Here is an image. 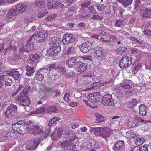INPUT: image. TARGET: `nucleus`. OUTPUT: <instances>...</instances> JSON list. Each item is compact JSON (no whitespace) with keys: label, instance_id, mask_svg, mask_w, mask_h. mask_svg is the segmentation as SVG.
Segmentation results:
<instances>
[{"label":"nucleus","instance_id":"obj_49","mask_svg":"<svg viewBox=\"0 0 151 151\" xmlns=\"http://www.w3.org/2000/svg\"><path fill=\"white\" fill-rule=\"evenodd\" d=\"M55 3H53V1H52V3L51 1L50 2H49L47 5V6L46 7H48V9H49L53 8L54 6H55Z\"/></svg>","mask_w":151,"mask_h":151},{"label":"nucleus","instance_id":"obj_55","mask_svg":"<svg viewBox=\"0 0 151 151\" xmlns=\"http://www.w3.org/2000/svg\"><path fill=\"white\" fill-rule=\"evenodd\" d=\"M134 119L135 121H137V122H138V123L139 122H144V120L142 118L137 116L135 117Z\"/></svg>","mask_w":151,"mask_h":151},{"label":"nucleus","instance_id":"obj_2","mask_svg":"<svg viewBox=\"0 0 151 151\" xmlns=\"http://www.w3.org/2000/svg\"><path fill=\"white\" fill-rule=\"evenodd\" d=\"M30 89V87L29 86L26 87L23 90V93L21 92L17 96L18 100L20 102L21 105L23 106H27L30 104V100L28 96H26L27 94L29 93Z\"/></svg>","mask_w":151,"mask_h":151},{"label":"nucleus","instance_id":"obj_12","mask_svg":"<svg viewBox=\"0 0 151 151\" xmlns=\"http://www.w3.org/2000/svg\"><path fill=\"white\" fill-rule=\"evenodd\" d=\"M76 67L78 72H83L85 71L87 68V65L80 61V58L78 61L76 63Z\"/></svg>","mask_w":151,"mask_h":151},{"label":"nucleus","instance_id":"obj_27","mask_svg":"<svg viewBox=\"0 0 151 151\" xmlns=\"http://www.w3.org/2000/svg\"><path fill=\"white\" fill-rule=\"evenodd\" d=\"M127 49L125 47H121L116 49L115 50V52L117 54L120 55H122L127 51Z\"/></svg>","mask_w":151,"mask_h":151},{"label":"nucleus","instance_id":"obj_4","mask_svg":"<svg viewBox=\"0 0 151 151\" xmlns=\"http://www.w3.org/2000/svg\"><path fill=\"white\" fill-rule=\"evenodd\" d=\"M132 62L131 58L124 55L119 63V65L121 69H123L130 66Z\"/></svg>","mask_w":151,"mask_h":151},{"label":"nucleus","instance_id":"obj_35","mask_svg":"<svg viewBox=\"0 0 151 151\" xmlns=\"http://www.w3.org/2000/svg\"><path fill=\"white\" fill-rule=\"evenodd\" d=\"M48 13V12L46 10H42L40 12L37 14V16L38 18H41L45 16Z\"/></svg>","mask_w":151,"mask_h":151},{"label":"nucleus","instance_id":"obj_5","mask_svg":"<svg viewBox=\"0 0 151 151\" xmlns=\"http://www.w3.org/2000/svg\"><path fill=\"white\" fill-rule=\"evenodd\" d=\"M17 107L16 105L11 104L7 107L4 114L8 118L12 117L17 114Z\"/></svg>","mask_w":151,"mask_h":151},{"label":"nucleus","instance_id":"obj_15","mask_svg":"<svg viewBox=\"0 0 151 151\" xmlns=\"http://www.w3.org/2000/svg\"><path fill=\"white\" fill-rule=\"evenodd\" d=\"M106 53L104 51L99 50H96L94 52L93 56L96 59L101 60L102 58H105Z\"/></svg>","mask_w":151,"mask_h":151},{"label":"nucleus","instance_id":"obj_16","mask_svg":"<svg viewBox=\"0 0 151 151\" xmlns=\"http://www.w3.org/2000/svg\"><path fill=\"white\" fill-rule=\"evenodd\" d=\"M6 74L7 76H12L16 80H18L21 77L19 71L15 69L7 71Z\"/></svg>","mask_w":151,"mask_h":151},{"label":"nucleus","instance_id":"obj_34","mask_svg":"<svg viewBox=\"0 0 151 151\" xmlns=\"http://www.w3.org/2000/svg\"><path fill=\"white\" fill-rule=\"evenodd\" d=\"M52 47V48L51 50H52L54 53H58L60 52L61 48L60 46L55 45Z\"/></svg>","mask_w":151,"mask_h":151},{"label":"nucleus","instance_id":"obj_48","mask_svg":"<svg viewBox=\"0 0 151 151\" xmlns=\"http://www.w3.org/2000/svg\"><path fill=\"white\" fill-rule=\"evenodd\" d=\"M45 111V108L42 107L38 109L35 112V114H40L44 113Z\"/></svg>","mask_w":151,"mask_h":151},{"label":"nucleus","instance_id":"obj_11","mask_svg":"<svg viewBox=\"0 0 151 151\" xmlns=\"http://www.w3.org/2000/svg\"><path fill=\"white\" fill-rule=\"evenodd\" d=\"M79 56L69 58L66 60V65L69 68H72L74 65L76 66V63L78 61Z\"/></svg>","mask_w":151,"mask_h":151},{"label":"nucleus","instance_id":"obj_19","mask_svg":"<svg viewBox=\"0 0 151 151\" xmlns=\"http://www.w3.org/2000/svg\"><path fill=\"white\" fill-rule=\"evenodd\" d=\"M27 9V6L24 4H18L16 7V11L22 13Z\"/></svg>","mask_w":151,"mask_h":151},{"label":"nucleus","instance_id":"obj_6","mask_svg":"<svg viewBox=\"0 0 151 151\" xmlns=\"http://www.w3.org/2000/svg\"><path fill=\"white\" fill-rule=\"evenodd\" d=\"M61 145L63 151H78L76 148V145L72 144L71 142L64 141Z\"/></svg>","mask_w":151,"mask_h":151},{"label":"nucleus","instance_id":"obj_62","mask_svg":"<svg viewBox=\"0 0 151 151\" xmlns=\"http://www.w3.org/2000/svg\"><path fill=\"white\" fill-rule=\"evenodd\" d=\"M116 96L119 98H121L123 96V94L122 93L120 92L116 93Z\"/></svg>","mask_w":151,"mask_h":151},{"label":"nucleus","instance_id":"obj_38","mask_svg":"<svg viewBox=\"0 0 151 151\" xmlns=\"http://www.w3.org/2000/svg\"><path fill=\"white\" fill-rule=\"evenodd\" d=\"M92 146V143L89 142H86L84 143L83 145V147L85 148V150H87L90 149Z\"/></svg>","mask_w":151,"mask_h":151},{"label":"nucleus","instance_id":"obj_54","mask_svg":"<svg viewBox=\"0 0 151 151\" xmlns=\"http://www.w3.org/2000/svg\"><path fill=\"white\" fill-rule=\"evenodd\" d=\"M97 7L99 11L104 10L105 7L104 5L102 4L98 5Z\"/></svg>","mask_w":151,"mask_h":151},{"label":"nucleus","instance_id":"obj_14","mask_svg":"<svg viewBox=\"0 0 151 151\" xmlns=\"http://www.w3.org/2000/svg\"><path fill=\"white\" fill-rule=\"evenodd\" d=\"M124 142L123 141H118L114 145L113 150L114 151H124Z\"/></svg>","mask_w":151,"mask_h":151},{"label":"nucleus","instance_id":"obj_40","mask_svg":"<svg viewBox=\"0 0 151 151\" xmlns=\"http://www.w3.org/2000/svg\"><path fill=\"white\" fill-rule=\"evenodd\" d=\"M4 81L5 84L7 86H11L12 83V80L7 76L5 77Z\"/></svg>","mask_w":151,"mask_h":151},{"label":"nucleus","instance_id":"obj_53","mask_svg":"<svg viewBox=\"0 0 151 151\" xmlns=\"http://www.w3.org/2000/svg\"><path fill=\"white\" fill-rule=\"evenodd\" d=\"M26 86L25 87H24V86L22 85H20L19 87H18V89L17 90V92L15 93L17 94L20 90H21L22 89V91H21V92H20V93H21V92L23 93V90H24V89L26 88V87L27 86Z\"/></svg>","mask_w":151,"mask_h":151},{"label":"nucleus","instance_id":"obj_59","mask_svg":"<svg viewBox=\"0 0 151 151\" xmlns=\"http://www.w3.org/2000/svg\"><path fill=\"white\" fill-rule=\"evenodd\" d=\"M58 71L62 73H64L65 72V69L62 66H60L58 67Z\"/></svg>","mask_w":151,"mask_h":151},{"label":"nucleus","instance_id":"obj_25","mask_svg":"<svg viewBox=\"0 0 151 151\" xmlns=\"http://www.w3.org/2000/svg\"><path fill=\"white\" fill-rule=\"evenodd\" d=\"M139 113L143 116L146 114V107L144 105H141L139 106Z\"/></svg>","mask_w":151,"mask_h":151},{"label":"nucleus","instance_id":"obj_46","mask_svg":"<svg viewBox=\"0 0 151 151\" xmlns=\"http://www.w3.org/2000/svg\"><path fill=\"white\" fill-rule=\"evenodd\" d=\"M124 24V22L123 20H117L115 23V25L117 27H120Z\"/></svg>","mask_w":151,"mask_h":151},{"label":"nucleus","instance_id":"obj_20","mask_svg":"<svg viewBox=\"0 0 151 151\" xmlns=\"http://www.w3.org/2000/svg\"><path fill=\"white\" fill-rule=\"evenodd\" d=\"M16 11V10L14 9H10L6 14V17L11 19V20H13L14 16H16L17 14Z\"/></svg>","mask_w":151,"mask_h":151},{"label":"nucleus","instance_id":"obj_61","mask_svg":"<svg viewBox=\"0 0 151 151\" xmlns=\"http://www.w3.org/2000/svg\"><path fill=\"white\" fill-rule=\"evenodd\" d=\"M141 148L139 146L134 147L131 150V151H140Z\"/></svg>","mask_w":151,"mask_h":151},{"label":"nucleus","instance_id":"obj_30","mask_svg":"<svg viewBox=\"0 0 151 151\" xmlns=\"http://www.w3.org/2000/svg\"><path fill=\"white\" fill-rule=\"evenodd\" d=\"M138 135L137 134H135L132 131H129L126 132V136L127 137L130 138H135Z\"/></svg>","mask_w":151,"mask_h":151},{"label":"nucleus","instance_id":"obj_44","mask_svg":"<svg viewBox=\"0 0 151 151\" xmlns=\"http://www.w3.org/2000/svg\"><path fill=\"white\" fill-rule=\"evenodd\" d=\"M80 57L84 60L92 61L93 59L92 56L89 55H84Z\"/></svg>","mask_w":151,"mask_h":151},{"label":"nucleus","instance_id":"obj_43","mask_svg":"<svg viewBox=\"0 0 151 151\" xmlns=\"http://www.w3.org/2000/svg\"><path fill=\"white\" fill-rule=\"evenodd\" d=\"M74 52V48L73 47H71L68 50L66 55L69 57H70L72 55H73Z\"/></svg>","mask_w":151,"mask_h":151},{"label":"nucleus","instance_id":"obj_50","mask_svg":"<svg viewBox=\"0 0 151 151\" xmlns=\"http://www.w3.org/2000/svg\"><path fill=\"white\" fill-rule=\"evenodd\" d=\"M101 82H96L94 83L92 86L91 87H90V88H88V90L91 89H92L93 88H95L97 87L98 86L101 84Z\"/></svg>","mask_w":151,"mask_h":151},{"label":"nucleus","instance_id":"obj_9","mask_svg":"<svg viewBox=\"0 0 151 151\" xmlns=\"http://www.w3.org/2000/svg\"><path fill=\"white\" fill-rule=\"evenodd\" d=\"M89 128V131L93 134L94 136L97 137L99 136L101 137L104 127L95 128L91 127Z\"/></svg>","mask_w":151,"mask_h":151},{"label":"nucleus","instance_id":"obj_23","mask_svg":"<svg viewBox=\"0 0 151 151\" xmlns=\"http://www.w3.org/2000/svg\"><path fill=\"white\" fill-rule=\"evenodd\" d=\"M58 38L54 37L50 38L49 40V44L50 47H52L56 45L58 43Z\"/></svg>","mask_w":151,"mask_h":151},{"label":"nucleus","instance_id":"obj_21","mask_svg":"<svg viewBox=\"0 0 151 151\" xmlns=\"http://www.w3.org/2000/svg\"><path fill=\"white\" fill-rule=\"evenodd\" d=\"M96 96V93H89L87 96V99L91 103H95L97 101Z\"/></svg>","mask_w":151,"mask_h":151},{"label":"nucleus","instance_id":"obj_18","mask_svg":"<svg viewBox=\"0 0 151 151\" xmlns=\"http://www.w3.org/2000/svg\"><path fill=\"white\" fill-rule=\"evenodd\" d=\"M97 123H100L104 122L106 121L105 119L102 115L98 113H96L94 114Z\"/></svg>","mask_w":151,"mask_h":151},{"label":"nucleus","instance_id":"obj_64","mask_svg":"<svg viewBox=\"0 0 151 151\" xmlns=\"http://www.w3.org/2000/svg\"><path fill=\"white\" fill-rule=\"evenodd\" d=\"M135 9L138 8L140 3V0H135Z\"/></svg>","mask_w":151,"mask_h":151},{"label":"nucleus","instance_id":"obj_10","mask_svg":"<svg viewBox=\"0 0 151 151\" xmlns=\"http://www.w3.org/2000/svg\"><path fill=\"white\" fill-rule=\"evenodd\" d=\"M40 57L39 54H36L35 55H31L28 60V62L30 64L35 65L38 62L40 61Z\"/></svg>","mask_w":151,"mask_h":151},{"label":"nucleus","instance_id":"obj_1","mask_svg":"<svg viewBox=\"0 0 151 151\" xmlns=\"http://www.w3.org/2000/svg\"><path fill=\"white\" fill-rule=\"evenodd\" d=\"M31 122L28 120L19 121L12 124V128L13 129L18 133L22 134V130L24 128L26 131L29 130V127L31 124Z\"/></svg>","mask_w":151,"mask_h":151},{"label":"nucleus","instance_id":"obj_51","mask_svg":"<svg viewBox=\"0 0 151 151\" xmlns=\"http://www.w3.org/2000/svg\"><path fill=\"white\" fill-rule=\"evenodd\" d=\"M6 67L2 62H0V72H3L5 71Z\"/></svg>","mask_w":151,"mask_h":151},{"label":"nucleus","instance_id":"obj_57","mask_svg":"<svg viewBox=\"0 0 151 151\" xmlns=\"http://www.w3.org/2000/svg\"><path fill=\"white\" fill-rule=\"evenodd\" d=\"M134 123H133V122H130L129 123V125H130L131 127H135L138 126V122H136L134 121Z\"/></svg>","mask_w":151,"mask_h":151},{"label":"nucleus","instance_id":"obj_37","mask_svg":"<svg viewBox=\"0 0 151 151\" xmlns=\"http://www.w3.org/2000/svg\"><path fill=\"white\" fill-rule=\"evenodd\" d=\"M137 101L135 99H133L131 101L129 102L127 104V106L129 108H133L137 104Z\"/></svg>","mask_w":151,"mask_h":151},{"label":"nucleus","instance_id":"obj_33","mask_svg":"<svg viewBox=\"0 0 151 151\" xmlns=\"http://www.w3.org/2000/svg\"><path fill=\"white\" fill-rule=\"evenodd\" d=\"M34 37L35 41L36 43H38L43 41V39L41 38V37L39 33L36 35H34V36L32 37Z\"/></svg>","mask_w":151,"mask_h":151},{"label":"nucleus","instance_id":"obj_58","mask_svg":"<svg viewBox=\"0 0 151 151\" xmlns=\"http://www.w3.org/2000/svg\"><path fill=\"white\" fill-rule=\"evenodd\" d=\"M109 39H110V38L108 36L104 37H101L100 39V40L106 42H108Z\"/></svg>","mask_w":151,"mask_h":151},{"label":"nucleus","instance_id":"obj_3","mask_svg":"<svg viewBox=\"0 0 151 151\" xmlns=\"http://www.w3.org/2000/svg\"><path fill=\"white\" fill-rule=\"evenodd\" d=\"M95 50L96 49L94 47V43L89 41L83 43L80 48L81 51L83 53H87L89 51H93Z\"/></svg>","mask_w":151,"mask_h":151},{"label":"nucleus","instance_id":"obj_52","mask_svg":"<svg viewBox=\"0 0 151 151\" xmlns=\"http://www.w3.org/2000/svg\"><path fill=\"white\" fill-rule=\"evenodd\" d=\"M91 18L94 19L101 20L103 19V17L99 15H93L91 17Z\"/></svg>","mask_w":151,"mask_h":151},{"label":"nucleus","instance_id":"obj_36","mask_svg":"<svg viewBox=\"0 0 151 151\" xmlns=\"http://www.w3.org/2000/svg\"><path fill=\"white\" fill-rule=\"evenodd\" d=\"M44 76L40 72H38L36 74L35 78L37 80L41 81L44 79Z\"/></svg>","mask_w":151,"mask_h":151},{"label":"nucleus","instance_id":"obj_31","mask_svg":"<svg viewBox=\"0 0 151 151\" xmlns=\"http://www.w3.org/2000/svg\"><path fill=\"white\" fill-rule=\"evenodd\" d=\"M39 140L38 139H35L33 141V145L31 147H29L28 150H32L36 148L39 144Z\"/></svg>","mask_w":151,"mask_h":151},{"label":"nucleus","instance_id":"obj_45","mask_svg":"<svg viewBox=\"0 0 151 151\" xmlns=\"http://www.w3.org/2000/svg\"><path fill=\"white\" fill-rule=\"evenodd\" d=\"M70 95V92L69 91L65 93L64 95L63 99L66 102L68 103L69 102V96Z\"/></svg>","mask_w":151,"mask_h":151},{"label":"nucleus","instance_id":"obj_56","mask_svg":"<svg viewBox=\"0 0 151 151\" xmlns=\"http://www.w3.org/2000/svg\"><path fill=\"white\" fill-rule=\"evenodd\" d=\"M144 33L146 35H148L151 36V31L146 29L144 30Z\"/></svg>","mask_w":151,"mask_h":151},{"label":"nucleus","instance_id":"obj_24","mask_svg":"<svg viewBox=\"0 0 151 151\" xmlns=\"http://www.w3.org/2000/svg\"><path fill=\"white\" fill-rule=\"evenodd\" d=\"M120 86L122 88L125 89H130L132 87V86L129 84L127 80L122 82L120 84Z\"/></svg>","mask_w":151,"mask_h":151},{"label":"nucleus","instance_id":"obj_13","mask_svg":"<svg viewBox=\"0 0 151 151\" xmlns=\"http://www.w3.org/2000/svg\"><path fill=\"white\" fill-rule=\"evenodd\" d=\"M74 37L72 35L64 34L62 40L63 43L65 45L71 43L74 41Z\"/></svg>","mask_w":151,"mask_h":151},{"label":"nucleus","instance_id":"obj_26","mask_svg":"<svg viewBox=\"0 0 151 151\" xmlns=\"http://www.w3.org/2000/svg\"><path fill=\"white\" fill-rule=\"evenodd\" d=\"M16 136L15 133L12 132H9L6 134L5 137L8 140L14 139Z\"/></svg>","mask_w":151,"mask_h":151},{"label":"nucleus","instance_id":"obj_7","mask_svg":"<svg viewBox=\"0 0 151 151\" xmlns=\"http://www.w3.org/2000/svg\"><path fill=\"white\" fill-rule=\"evenodd\" d=\"M29 130H27V132H29L31 134H33L35 135L39 134H41L44 132L42 127L41 125H35L31 126V127L29 128Z\"/></svg>","mask_w":151,"mask_h":151},{"label":"nucleus","instance_id":"obj_42","mask_svg":"<svg viewBox=\"0 0 151 151\" xmlns=\"http://www.w3.org/2000/svg\"><path fill=\"white\" fill-rule=\"evenodd\" d=\"M144 141L145 139L143 137L138 139L135 141V144L139 146L143 144Z\"/></svg>","mask_w":151,"mask_h":151},{"label":"nucleus","instance_id":"obj_32","mask_svg":"<svg viewBox=\"0 0 151 151\" xmlns=\"http://www.w3.org/2000/svg\"><path fill=\"white\" fill-rule=\"evenodd\" d=\"M57 110V108L55 106H48L47 109V111L49 113L56 112Z\"/></svg>","mask_w":151,"mask_h":151},{"label":"nucleus","instance_id":"obj_17","mask_svg":"<svg viewBox=\"0 0 151 151\" xmlns=\"http://www.w3.org/2000/svg\"><path fill=\"white\" fill-rule=\"evenodd\" d=\"M112 134V130L110 128L104 127L101 137L106 139L109 137Z\"/></svg>","mask_w":151,"mask_h":151},{"label":"nucleus","instance_id":"obj_39","mask_svg":"<svg viewBox=\"0 0 151 151\" xmlns=\"http://www.w3.org/2000/svg\"><path fill=\"white\" fill-rule=\"evenodd\" d=\"M113 82L112 80H110L104 82L102 83L101 85V86H103L105 88H107Z\"/></svg>","mask_w":151,"mask_h":151},{"label":"nucleus","instance_id":"obj_47","mask_svg":"<svg viewBox=\"0 0 151 151\" xmlns=\"http://www.w3.org/2000/svg\"><path fill=\"white\" fill-rule=\"evenodd\" d=\"M40 35V36L41 37L42 39H43V40L44 39L48 37V35L47 33L46 32H42L39 33Z\"/></svg>","mask_w":151,"mask_h":151},{"label":"nucleus","instance_id":"obj_22","mask_svg":"<svg viewBox=\"0 0 151 151\" xmlns=\"http://www.w3.org/2000/svg\"><path fill=\"white\" fill-rule=\"evenodd\" d=\"M142 16L144 18L151 17V9L146 8L142 11Z\"/></svg>","mask_w":151,"mask_h":151},{"label":"nucleus","instance_id":"obj_8","mask_svg":"<svg viewBox=\"0 0 151 151\" xmlns=\"http://www.w3.org/2000/svg\"><path fill=\"white\" fill-rule=\"evenodd\" d=\"M102 104L105 106H112L114 104V101L112 100V95L107 93L101 99Z\"/></svg>","mask_w":151,"mask_h":151},{"label":"nucleus","instance_id":"obj_29","mask_svg":"<svg viewBox=\"0 0 151 151\" xmlns=\"http://www.w3.org/2000/svg\"><path fill=\"white\" fill-rule=\"evenodd\" d=\"M26 69V75L28 76H30L32 75L34 72V68L30 67L28 65L27 66Z\"/></svg>","mask_w":151,"mask_h":151},{"label":"nucleus","instance_id":"obj_28","mask_svg":"<svg viewBox=\"0 0 151 151\" xmlns=\"http://www.w3.org/2000/svg\"><path fill=\"white\" fill-rule=\"evenodd\" d=\"M133 0H118V1L121 3L125 7H127L131 5Z\"/></svg>","mask_w":151,"mask_h":151},{"label":"nucleus","instance_id":"obj_41","mask_svg":"<svg viewBox=\"0 0 151 151\" xmlns=\"http://www.w3.org/2000/svg\"><path fill=\"white\" fill-rule=\"evenodd\" d=\"M35 4L36 6L39 7L44 5L45 3L44 1L36 0L35 1Z\"/></svg>","mask_w":151,"mask_h":151},{"label":"nucleus","instance_id":"obj_63","mask_svg":"<svg viewBox=\"0 0 151 151\" xmlns=\"http://www.w3.org/2000/svg\"><path fill=\"white\" fill-rule=\"evenodd\" d=\"M90 3L89 2L84 3L81 5V7L82 8L87 7L89 6Z\"/></svg>","mask_w":151,"mask_h":151},{"label":"nucleus","instance_id":"obj_60","mask_svg":"<svg viewBox=\"0 0 151 151\" xmlns=\"http://www.w3.org/2000/svg\"><path fill=\"white\" fill-rule=\"evenodd\" d=\"M91 14H96L95 11L94 10V9L93 6H90L88 8Z\"/></svg>","mask_w":151,"mask_h":151}]
</instances>
